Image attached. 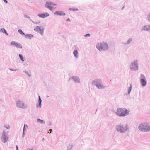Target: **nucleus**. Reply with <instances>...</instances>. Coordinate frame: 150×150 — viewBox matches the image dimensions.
Listing matches in <instances>:
<instances>
[{
  "label": "nucleus",
  "mask_w": 150,
  "mask_h": 150,
  "mask_svg": "<svg viewBox=\"0 0 150 150\" xmlns=\"http://www.w3.org/2000/svg\"><path fill=\"white\" fill-rule=\"evenodd\" d=\"M127 110L125 109L120 108L117 109L116 114L120 116H125L127 114Z\"/></svg>",
  "instance_id": "nucleus-1"
},
{
  "label": "nucleus",
  "mask_w": 150,
  "mask_h": 150,
  "mask_svg": "<svg viewBox=\"0 0 150 150\" xmlns=\"http://www.w3.org/2000/svg\"><path fill=\"white\" fill-rule=\"evenodd\" d=\"M97 48L100 51L106 50L108 49V44L104 42L98 43L96 46Z\"/></svg>",
  "instance_id": "nucleus-2"
},
{
  "label": "nucleus",
  "mask_w": 150,
  "mask_h": 150,
  "mask_svg": "<svg viewBox=\"0 0 150 150\" xmlns=\"http://www.w3.org/2000/svg\"><path fill=\"white\" fill-rule=\"evenodd\" d=\"M139 128V129L143 131L147 132L150 130V127L147 123H144L140 125Z\"/></svg>",
  "instance_id": "nucleus-3"
},
{
  "label": "nucleus",
  "mask_w": 150,
  "mask_h": 150,
  "mask_svg": "<svg viewBox=\"0 0 150 150\" xmlns=\"http://www.w3.org/2000/svg\"><path fill=\"white\" fill-rule=\"evenodd\" d=\"M57 5V4L53 2H46L45 6L46 8L50 10H52L55 8V7L54 6H56Z\"/></svg>",
  "instance_id": "nucleus-4"
},
{
  "label": "nucleus",
  "mask_w": 150,
  "mask_h": 150,
  "mask_svg": "<svg viewBox=\"0 0 150 150\" xmlns=\"http://www.w3.org/2000/svg\"><path fill=\"white\" fill-rule=\"evenodd\" d=\"M34 30L36 31L39 32L42 35H43L44 28L43 27H40L38 26H37L34 29Z\"/></svg>",
  "instance_id": "nucleus-5"
},
{
  "label": "nucleus",
  "mask_w": 150,
  "mask_h": 150,
  "mask_svg": "<svg viewBox=\"0 0 150 150\" xmlns=\"http://www.w3.org/2000/svg\"><path fill=\"white\" fill-rule=\"evenodd\" d=\"M11 45L14 46L15 47L18 48H22V46L19 43H17L16 42L13 41L11 42Z\"/></svg>",
  "instance_id": "nucleus-6"
},
{
  "label": "nucleus",
  "mask_w": 150,
  "mask_h": 150,
  "mask_svg": "<svg viewBox=\"0 0 150 150\" xmlns=\"http://www.w3.org/2000/svg\"><path fill=\"white\" fill-rule=\"evenodd\" d=\"M8 137L6 136V134L3 132L1 137V140L3 142H6L8 140Z\"/></svg>",
  "instance_id": "nucleus-7"
},
{
  "label": "nucleus",
  "mask_w": 150,
  "mask_h": 150,
  "mask_svg": "<svg viewBox=\"0 0 150 150\" xmlns=\"http://www.w3.org/2000/svg\"><path fill=\"white\" fill-rule=\"evenodd\" d=\"M17 105L21 108H25V105L24 103L22 101L18 100L17 103Z\"/></svg>",
  "instance_id": "nucleus-8"
},
{
  "label": "nucleus",
  "mask_w": 150,
  "mask_h": 150,
  "mask_svg": "<svg viewBox=\"0 0 150 150\" xmlns=\"http://www.w3.org/2000/svg\"><path fill=\"white\" fill-rule=\"evenodd\" d=\"M131 70H137V64L134 62L132 64V67L130 68Z\"/></svg>",
  "instance_id": "nucleus-9"
},
{
  "label": "nucleus",
  "mask_w": 150,
  "mask_h": 150,
  "mask_svg": "<svg viewBox=\"0 0 150 150\" xmlns=\"http://www.w3.org/2000/svg\"><path fill=\"white\" fill-rule=\"evenodd\" d=\"M117 130L119 132H123L125 131V129L123 126L118 125L117 127Z\"/></svg>",
  "instance_id": "nucleus-10"
},
{
  "label": "nucleus",
  "mask_w": 150,
  "mask_h": 150,
  "mask_svg": "<svg viewBox=\"0 0 150 150\" xmlns=\"http://www.w3.org/2000/svg\"><path fill=\"white\" fill-rule=\"evenodd\" d=\"M38 16L42 18H44L49 16V14L47 13H46L44 14H40L38 15Z\"/></svg>",
  "instance_id": "nucleus-11"
},
{
  "label": "nucleus",
  "mask_w": 150,
  "mask_h": 150,
  "mask_svg": "<svg viewBox=\"0 0 150 150\" xmlns=\"http://www.w3.org/2000/svg\"><path fill=\"white\" fill-rule=\"evenodd\" d=\"M142 30L150 31V25H147L143 27Z\"/></svg>",
  "instance_id": "nucleus-12"
},
{
  "label": "nucleus",
  "mask_w": 150,
  "mask_h": 150,
  "mask_svg": "<svg viewBox=\"0 0 150 150\" xmlns=\"http://www.w3.org/2000/svg\"><path fill=\"white\" fill-rule=\"evenodd\" d=\"M54 14L55 15H59L60 16L61 15H65V13L63 11H56L54 13Z\"/></svg>",
  "instance_id": "nucleus-13"
},
{
  "label": "nucleus",
  "mask_w": 150,
  "mask_h": 150,
  "mask_svg": "<svg viewBox=\"0 0 150 150\" xmlns=\"http://www.w3.org/2000/svg\"><path fill=\"white\" fill-rule=\"evenodd\" d=\"M142 86H144L146 84V81L144 79H141L140 80Z\"/></svg>",
  "instance_id": "nucleus-14"
},
{
  "label": "nucleus",
  "mask_w": 150,
  "mask_h": 150,
  "mask_svg": "<svg viewBox=\"0 0 150 150\" xmlns=\"http://www.w3.org/2000/svg\"><path fill=\"white\" fill-rule=\"evenodd\" d=\"M100 81L99 80H96L94 81L93 83L94 84L96 85V84H98V85H100L101 84L100 83Z\"/></svg>",
  "instance_id": "nucleus-15"
},
{
  "label": "nucleus",
  "mask_w": 150,
  "mask_h": 150,
  "mask_svg": "<svg viewBox=\"0 0 150 150\" xmlns=\"http://www.w3.org/2000/svg\"><path fill=\"white\" fill-rule=\"evenodd\" d=\"M39 105H37V107L38 108H40L41 106V102H42V100L40 96H39Z\"/></svg>",
  "instance_id": "nucleus-16"
},
{
  "label": "nucleus",
  "mask_w": 150,
  "mask_h": 150,
  "mask_svg": "<svg viewBox=\"0 0 150 150\" xmlns=\"http://www.w3.org/2000/svg\"><path fill=\"white\" fill-rule=\"evenodd\" d=\"M0 32H2L3 33L5 34L6 35H8V34L7 33L6 30L4 28H2L0 29Z\"/></svg>",
  "instance_id": "nucleus-17"
},
{
  "label": "nucleus",
  "mask_w": 150,
  "mask_h": 150,
  "mask_svg": "<svg viewBox=\"0 0 150 150\" xmlns=\"http://www.w3.org/2000/svg\"><path fill=\"white\" fill-rule=\"evenodd\" d=\"M96 86L100 89H103L104 88V86L101 84L98 85V84H96Z\"/></svg>",
  "instance_id": "nucleus-18"
},
{
  "label": "nucleus",
  "mask_w": 150,
  "mask_h": 150,
  "mask_svg": "<svg viewBox=\"0 0 150 150\" xmlns=\"http://www.w3.org/2000/svg\"><path fill=\"white\" fill-rule=\"evenodd\" d=\"M37 121L38 122H40L41 123H45V122L43 120H41L39 119H38L37 120Z\"/></svg>",
  "instance_id": "nucleus-19"
},
{
  "label": "nucleus",
  "mask_w": 150,
  "mask_h": 150,
  "mask_svg": "<svg viewBox=\"0 0 150 150\" xmlns=\"http://www.w3.org/2000/svg\"><path fill=\"white\" fill-rule=\"evenodd\" d=\"M18 32L21 35H24L25 34L24 33L21 29H19L18 30Z\"/></svg>",
  "instance_id": "nucleus-20"
},
{
  "label": "nucleus",
  "mask_w": 150,
  "mask_h": 150,
  "mask_svg": "<svg viewBox=\"0 0 150 150\" xmlns=\"http://www.w3.org/2000/svg\"><path fill=\"white\" fill-rule=\"evenodd\" d=\"M19 56L21 60L22 61H24V59H23L22 56L21 54H19Z\"/></svg>",
  "instance_id": "nucleus-21"
},
{
  "label": "nucleus",
  "mask_w": 150,
  "mask_h": 150,
  "mask_svg": "<svg viewBox=\"0 0 150 150\" xmlns=\"http://www.w3.org/2000/svg\"><path fill=\"white\" fill-rule=\"evenodd\" d=\"M79 79L78 77L76 78V82L79 83Z\"/></svg>",
  "instance_id": "nucleus-22"
},
{
  "label": "nucleus",
  "mask_w": 150,
  "mask_h": 150,
  "mask_svg": "<svg viewBox=\"0 0 150 150\" xmlns=\"http://www.w3.org/2000/svg\"><path fill=\"white\" fill-rule=\"evenodd\" d=\"M131 89H132V85H131V84L130 87H129V88L128 90V93H130V91L131 90Z\"/></svg>",
  "instance_id": "nucleus-23"
},
{
  "label": "nucleus",
  "mask_w": 150,
  "mask_h": 150,
  "mask_svg": "<svg viewBox=\"0 0 150 150\" xmlns=\"http://www.w3.org/2000/svg\"><path fill=\"white\" fill-rule=\"evenodd\" d=\"M6 128L8 129L9 128V126L8 125H5L4 126Z\"/></svg>",
  "instance_id": "nucleus-24"
},
{
  "label": "nucleus",
  "mask_w": 150,
  "mask_h": 150,
  "mask_svg": "<svg viewBox=\"0 0 150 150\" xmlns=\"http://www.w3.org/2000/svg\"><path fill=\"white\" fill-rule=\"evenodd\" d=\"M90 35L89 34H87L85 35V37H89Z\"/></svg>",
  "instance_id": "nucleus-25"
},
{
  "label": "nucleus",
  "mask_w": 150,
  "mask_h": 150,
  "mask_svg": "<svg viewBox=\"0 0 150 150\" xmlns=\"http://www.w3.org/2000/svg\"><path fill=\"white\" fill-rule=\"evenodd\" d=\"M26 35L27 36L29 37H32L33 36V35Z\"/></svg>",
  "instance_id": "nucleus-26"
},
{
  "label": "nucleus",
  "mask_w": 150,
  "mask_h": 150,
  "mask_svg": "<svg viewBox=\"0 0 150 150\" xmlns=\"http://www.w3.org/2000/svg\"><path fill=\"white\" fill-rule=\"evenodd\" d=\"M148 20L150 21V13L149 14L148 16Z\"/></svg>",
  "instance_id": "nucleus-27"
},
{
  "label": "nucleus",
  "mask_w": 150,
  "mask_h": 150,
  "mask_svg": "<svg viewBox=\"0 0 150 150\" xmlns=\"http://www.w3.org/2000/svg\"><path fill=\"white\" fill-rule=\"evenodd\" d=\"M27 127V126L26 125H24V127L23 131L24 130V128H25V127Z\"/></svg>",
  "instance_id": "nucleus-28"
},
{
  "label": "nucleus",
  "mask_w": 150,
  "mask_h": 150,
  "mask_svg": "<svg viewBox=\"0 0 150 150\" xmlns=\"http://www.w3.org/2000/svg\"><path fill=\"white\" fill-rule=\"evenodd\" d=\"M75 52H76V57H77L76 56V54L78 53V52H77V51L76 50Z\"/></svg>",
  "instance_id": "nucleus-29"
},
{
  "label": "nucleus",
  "mask_w": 150,
  "mask_h": 150,
  "mask_svg": "<svg viewBox=\"0 0 150 150\" xmlns=\"http://www.w3.org/2000/svg\"><path fill=\"white\" fill-rule=\"evenodd\" d=\"M49 131H50V133H52V129H50Z\"/></svg>",
  "instance_id": "nucleus-30"
},
{
  "label": "nucleus",
  "mask_w": 150,
  "mask_h": 150,
  "mask_svg": "<svg viewBox=\"0 0 150 150\" xmlns=\"http://www.w3.org/2000/svg\"><path fill=\"white\" fill-rule=\"evenodd\" d=\"M6 3H7V1H6V0H3Z\"/></svg>",
  "instance_id": "nucleus-31"
},
{
  "label": "nucleus",
  "mask_w": 150,
  "mask_h": 150,
  "mask_svg": "<svg viewBox=\"0 0 150 150\" xmlns=\"http://www.w3.org/2000/svg\"><path fill=\"white\" fill-rule=\"evenodd\" d=\"M73 53L75 55V50L74 51Z\"/></svg>",
  "instance_id": "nucleus-32"
},
{
  "label": "nucleus",
  "mask_w": 150,
  "mask_h": 150,
  "mask_svg": "<svg viewBox=\"0 0 150 150\" xmlns=\"http://www.w3.org/2000/svg\"><path fill=\"white\" fill-rule=\"evenodd\" d=\"M16 150H18V149L17 146H16Z\"/></svg>",
  "instance_id": "nucleus-33"
},
{
  "label": "nucleus",
  "mask_w": 150,
  "mask_h": 150,
  "mask_svg": "<svg viewBox=\"0 0 150 150\" xmlns=\"http://www.w3.org/2000/svg\"><path fill=\"white\" fill-rule=\"evenodd\" d=\"M29 150H33L32 149H29Z\"/></svg>",
  "instance_id": "nucleus-34"
},
{
  "label": "nucleus",
  "mask_w": 150,
  "mask_h": 150,
  "mask_svg": "<svg viewBox=\"0 0 150 150\" xmlns=\"http://www.w3.org/2000/svg\"><path fill=\"white\" fill-rule=\"evenodd\" d=\"M69 20V19H68L67 20V21H68V20Z\"/></svg>",
  "instance_id": "nucleus-35"
}]
</instances>
